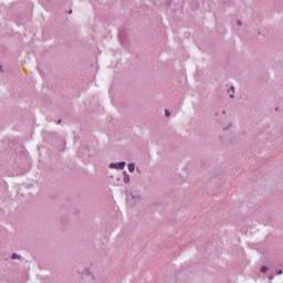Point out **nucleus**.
<instances>
[{"label": "nucleus", "instance_id": "nucleus-1", "mask_svg": "<svg viewBox=\"0 0 283 283\" xmlns=\"http://www.w3.org/2000/svg\"><path fill=\"white\" fill-rule=\"evenodd\" d=\"M115 169H125V161L119 164H114Z\"/></svg>", "mask_w": 283, "mask_h": 283}, {"label": "nucleus", "instance_id": "nucleus-2", "mask_svg": "<svg viewBox=\"0 0 283 283\" xmlns=\"http://www.w3.org/2000/svg\"><path fill=\"white\" fill-rule=\"evenodd\" d=\"M135 169H136V167L134 166V164H129V165H128V170H129L130 172H134Z\"/></svg>", "mask_w": 283, "mask_h": 283}, {"label": "nucleus", "instance_id": "nucleus-3", "mask_svg": "<svg viewBox=\"0 0 283 283\" xmlns=\"http://www.w3.org/2000/svg\"><path fill=\"white\" fill-rule=\"evenodd\" d=\"M124 182H129V175H126V172H124Z\"/></svg>", "mask_w": 283, "mask_h": 283}, {"label": "nucleus", "instance_id": "nucleus-4", "mask_svg": "<svg viewBox=\"0 0 283 283\" xmlns=\"http://www.w3.org/2000/svg\"><path fill=\"white\" fill-rule=\"evenodd\" d=\"M166 116H171V112L166 111Z\"/></svg>", "mask_w": 283, "mask_h": 283}, {"label": "nucleus", "instance_id": "nucleus-5", "mask_svg": "<svg viewBox=\"0 0 283 283\" xmlns=\"http://www.w3.org/2000/svg\"><path fill=\"white\" fill-rule=\"evenodd\" d=\"M19 258L17 254H12V260H17Z\"/></svg>", "mask_w": 283, "mask_h": 283}, {"label": "nucleus", "instance_id": "nucleus-6", "mask_svg": "<svg viewBox=\"0 0 283 283\" xmlns=\"http://www.w3.org/2000/svg\"><path fill=\"white\" fill-rule=\"evenodd\" d=\"M279 275H282V271L279 272Z\"/></svg>", "mask_w": 283, "mask_h": 283}, {"label": "nucleus", "instance_id": "nucleus-7", "mask_svg": "<svg viewBox=\"0 0 283 283\" xmlns=\"http://www.w3.org/2000/svg\"><path fill=\"white\" fill-rule=\"evenodd\" d=\"M230 98H233V95H230Z\"/></svg>", "mask_w": 283, "mask_h": 283}, {"label": "nucleus", "instance_id": "nucleus-8", "mask_svg": "<svg viewBox=\"0 0 283 283\" xmlns=\"http://www.w3.org/2000/svg\"><path fill=\"white\" fill-rule=\"evenodd\" d=\"M231 90H232V94H233V87H231Z\"/></svg>", "mask_w": 283, "mask_h": 283}, {"label": "nucleus", "instance_id": "nucleus-9", "mask_svg": "<svg viewBox=\"0 0 283 283\" xmlns=\"http://www.w3.org/2000/svg\"><path fill=\"white\" fill-rule=\"evenodd\" d=\"M0 70H1V64H0Z\"/></svg>", "mask_w": 283, "mask_h": 283}]
</instances>
